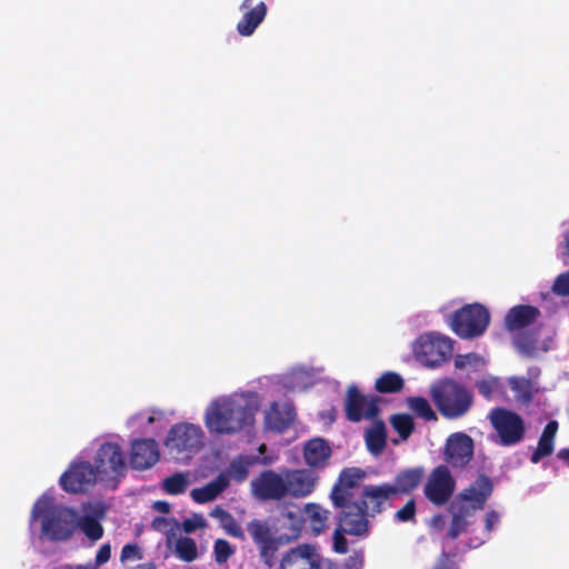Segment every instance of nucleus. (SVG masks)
Returning a JSON list of instances; mask_svg holds the SVG:
<instances>
[{
	"label": "nucleus",
	"mask_w": 569,
	"mask_h": 569,
	"mask_svg": "<svg viewBox=\"0 0 569 569\" xmlns=\"http://www.w3.org/2000/svg\"><path fill=\"white\" fill-rule=\"evenodd\" d=\"M260 402L259 395L251 390L219 395L207 403L203 425L211 435H238L253 426Z\"/></svg>",
	"instance_id": "1"
},
{
	"label": "nucleus",
	"mask_w": 569,
	"mask_h": 569,
	"mask_svg": "<svg viewBox=\"0 0 569 569\" xmlns=\"http://www.w3.org/2000/svg\"><path fill=\"white\" fill-rule=\"evenodd\" d=\"M77 529V511L57 503L49 492L41 495L32 506L29 518L31 535L50 541H66Z\"/></svg>",
	"instance_id": "2"
},
{
	"label": "nucleus",
	"mask_w": 569,
	"mask_h": 569,
	"mask_svg": "<svg viewBox=\"0 0 569 569\" xmlns=\"http://www.w3.org/2000/svg\"><path fill=\"white\" fill-rule=\"evenodd\" d=\"M491 493L492 482L485 476H480L469 487L462 489L448 508L451 519L448 525L447 536L455 539L467 532L475 521V513L483 509Z\"/></svg>",
	"instance_id": "3"
},
{
	"label": "nucleus",
	"mask_w": 569,
	"mask_h": 569,
	"mask_svg": "<svg viewBox=\"0 0 569 569\" xmlns=\"http://www.w3.org/2000/svg\"><path fill=\"white\" fill-rule=\"evenodd\" d=\"M539 316V310L532 306H516L511 308L506 317V328L515 335L513 340L517 349L527 356H535L540 351L549 349L550 340H540L538 331L531 326Z\"/></svg>",
	"instance_id": "4"
},
{
	"label": "nucleus",
	"mask_w": 569,
	"mask_h": 569,
	"mask_svg": "<svg viewBox=\"0 0 569 569\" xmlns=\"http://www.w3.org/2000/svg\"><path fill=\"white\" fill-rule=\"evenodd\" d=\"M206 433L198 423L181 421L168 430L163 446L174 459L189 461L204 446Z\"/></svg>",
	"instance_id": "5"
},
{
	"label": "nucleus",
	"mask_w": 569,
	"mask_h": 569,
	"mask_svg": "<svg viewBox=\"0 0 569 569\" xmlns=\"http://www.w3.org/2000/svg\"><path fill=\"white\" fill-rule=\"evenodd\" d=\"M411 351L420 365L435 369L451 358L453 341L441 332L428 331L419 335L411 342Z\"/></svg>",
	"instance_id": "6"
},
{
	"label": "nucleus",
	"mask_w": 569,
	"mask_h": 569,
	"mask_svg": "<svg viewBox=\"0 0 569 569\" xmlns=\"http://www.w3.org/2000/svg\"><path fill=\"white\" fill-rule=\"evenodd\" d=\"M322 372V368L299 365L292 367L283 375L262 377L259 379V385L271 393L302 391L315 385Z\"/></svg>",
	"instance_id": "7"
},
{
	"label": "nucleus",
	"mask_w": 569,
	"mask_h": 569,
	"mask_svg": "<svg viewBox=\"0 0 569 569\" xmlns=\"http://www.w3.org/2000/svg\"><path fill=\"white\" fill-rule=\"evenodd\" d=\"M423 477L422 468H412L400 472L393 485L383 483L365 489V505L368 510L380 511V507L396 493H408L418 487Z\"/></svg>",
	"instance_id": "8"
},
{
	"label": "nucleus",
	"mask_w": 569,
	"mask_h": 569,
	"mask_svg": "<svg viewBox=\"0 0 569 569\" xmlns=\"http://www.w3.org/2000/svg\"><path fill=\"white\" fill-rule=\"evenodd\" d=\"M431 396L439 411L447 418H458L465 415L472 402L470 392L451 380L433 385Z\"/></svg>",
	"instance_id": "9"
},
{
	"label": "nucleus",
	"mask_w": 569,
	"mask_h": 569,
	"mask_svg": "<svg viewBox=\"0 0 569 569\" xmlns=\"http://www.w3.org/2000/svg\"><path fill=\"white\" fill-rule=\"evenodd\" d=\"M93 461L99 481L112 487H116L127 469L123 450L113 441L103 442L98 448Z\"/></svg>",
	"instance_id": "10"
},
{
	"label": "nucleus",
	"mask_w": 569,
	"mask_h": 569,
	"mask_svg": "<svg viewBox=\"0 0 569 569\" xmlns=\"http://www.w3.org/2000/svg\"><path fill=\"white\" fill-rule=\"evenodd\" d=\"M489 321L488 310L480 303H471L455 312L450 326L460 338L472 339L483 335Z\"/></svg>",
	"instance_id": "11"
},
{
	"label": "nucleus",
	"mask_w": 569,
	"mask_h": 569,
	"mask_svg": "<svg viewBox=\"0 0 569 569\" xmlns=\"http://www.w3.org/2000/svg\"><path fill=\"white\" fill-rule=\"evenodd\" d=\"M279 569H333L330 560L323 558L316 546L302 543L286 551Z\"/></svg>",
	"instance_id": "12"
},
{
	"label": "nucleus",
	"mask_w": 569,
	"mask_h": 569,
	"mask_svg": "<svg viewBox=\"0 0 569 569\" xmlns=\"http://www.w3.org/2000/svg\"><path fill=\"white\" fill-rule=\"evenodd\" d=\"M283 469L264 470L250 482L251 495L259 501H279L287 498Z\"/></svg>",
	"instance_id": "13"
},
{
	"label": "nucleus",
	"mask_w": 569,
	"mask_h": 569,
	"mask_svg": "<svg viewBox=\"0 0 569 569\" xmlns=\"http://www.w3.org/2000/svg\"><path fill=\"white\" fill-rule=\"evenodd\" d=\"M456 489V481L448 467L438 466L428 476L423 487L426 498L436 506L446 505Z\"/></svg>",
	"instance_id": "14"
},
{
	"label": "nucleus",
	"mask_w": 569,
	"mask_h": 569,
	"mask_svg": "<svg viewBox=\"0 0 569 569\" xmlns=\"http://www.w3.org/2000/svg\"><path fill=\"white\" fill-rule=\"evenodd\" d=\"M96 481L99 477L93 466L81 460L73 461L60 477L61 487L69 492H81Z\"/></svg>",
	"instance_id": "15"
},
{
	"label": "nucleus",
	"mask_w": 569,
	"mask_h": 569,
	"mask_svg": "<svg viewBox=\"0 0 569 569\" xmlns=\"http://www.w3.org/2000/svg\"><path fill=\"white\" fill-rule=\"evenodd\" d=\"M490 419L502 445H513L522 438L525 427L518 415L498 409L491 412Z\"/></svg>",
	"instance_id": "16"
},
{
	"label": "nucleus",
	"mask_w": 569,
	"mask_h": 569,
	"mask_svg": "<svg viewBox=\"0 0 569 569\" xmlns=\"http://www.w3.org/2000/svg\"><path fill=\"white\" fill-rule=\"evenodd\" d=\"M287 497L300 499L311 495L318 483V477L311 470L283 469Z\"/></svg>",
	"instance_id": "17"
},
{
	"label": "nucleus",
	"mask_w": 569,
	"mask_h": 569,
	"mask_svg": "<svg viewBox=\"0 0 569 569\" xmlns=\"http://www.w3.org/2000/svg\"><path fill=\"white\" fill-rule=\"evenodd\" d=\"M473 456V440L463 432L450 435L446 441L445 460L455 468L465 467Z\"/></svg>",
	"instance_id": "18"
},
{
	"label": "nucleus",
	"mask_w": 569,
	"mask_h": 569,
	"mask_svg": "<svg viewBox=\"0 0 569 569\" xmlns=\"http://www.w3.org/2000/svg\"><path fill=\"white\" fill-rule=\"evenodd\" d=\"M160 458L158 442L153 439H136L130 446V463L133 469L146 470Z\"/></svg>",
	"instance_id": "19"
},
{
	"label": "nucleus",
	"mask_w": 569,
	"mask_h": 569,
	"mask_svg": "<svg viewBox=\"0 0 569 569\" xmlns=\"http://www.w3.org/2000/svg\"><path fill=\"white\" fill-rule=\"evenodd\" d=\"M347 416L352 421L373 418L378 411L373 399L362 396L355 386H350L346 398Z\"/></svg>",
	"instance_id": "20"
},
{
	"label": "nucleus",
	"mask_w": 569,
	"mask_h": 569,
	"mask_svg": "<svg viewBox=\"0 0 569 569\" xmlns=\"http://www.w3.org/2000/svg\"><path fill=\"white\" fill-rule=\"evenodd\" d=\"M362 503H365V498L362 499ZM340 507L343 508V515L340 520L341 530L353 536L365 535L368 530L365 513H375L376 511L368 510L366 505L361 508L359 506L350 505L349 501H347L345 506Z\"/></svg>",
	"instance_id": "21"
},
{
	"label": "nucleus",
	"mask_w": 569,
	"mask_h": 569,
	"mask_svg": "<svg viewBox=\"0 0 569 569\" xmlns=\"http://www.w3.org/2000/svg\"><path fill=\"white\" fill-rule=\"evenodd\" d=\"M253 0H243L240 10H247L237 23V31L242 37L253 34L256 29L264 20L268 8L263 1L252 7Z\"/></svg>",
	"instance_id": "22"
},
{
	"label": "nucleus",
	"mask_w": 569,
	"mask_h": 569,
	"mask_svg": "<svg viewBox=\"0 0 569 569\" xmlns=\"http://www.w3.org/2000/svg\"><path fill=\"white\" fill-rule=\"evenodd\" d=\"M295 419L293 407L289 402H272L264 411V422L268 429L283 431Z\"/></svg>",
	"instance_id": "23"
},
{
	"label": "nucleus",
	"mask_w": 569,
	"mask_h": 569,
	"mask_svg": "<svg viewBox=\"0 0 569 569\" xmlns=\"http://www.w3.org/2000/svg\"><path fill=\"white\" fill-rule=\"evenodd\" d=\"M363 478L362 470L358 468L345 469L339 477L338 483L331 492L335 506H345L351 498V489Z\"/></svg>",
	"instance_id": "24"
},
{
	"label": "nucleus",
	"mask_w": 569,
	"mask_h": 569,
	"mask_svg": "<svg viewBox=\"0 0 569 569\" xmlns=\"http://www.w3.org/2000/svg\"><path fill=\"white\" fill-rule=\"evenodd\" d=\"M303 460L312 469L325 468L331 457V448L321 438L307 441L302 449Z\"/></svg>",
	"instance_id": "25"
},
{
	"label": "nucleus",
	"mask_w": 569,
	"mask_h": 569,
	"mask_svg": "<svg viewBox=\"0 0 569 569\" xmlns=\"http://www.w3.org/2000/svg\"><path fill=\"white\" fill-rule=\"evenodd\" d=\"M228 486V476L220 473L206 486L192 489L190 496L197 503H207L214 500Z\"/></svg>",
	"instance_id": "26"
},
{
	"label": "nucleus",
	"mask_w": 569,
	"mask_h": 569,
	"mask_svg": "<svg viewBox=\"0 0 569 569\" xmlns=\"http://www.w3.org/2000/svg\"><path fill=\"white\" fill-rule=\"evenodd\" d=\"M530 378L526 377H511L508 380L510 389L515 392V397L519 401L528 402L532 395L538 391V385L533 380L539 376L538 370H530Z\"/></svg>",
	"instance_id": "27"
},
{
	"label": "nucleus",
	"mask_w": 569,
	"mask_h": 569,
	"mask_svg": "<svg viewBox=\"0 0 569 569\" xmlns=\"http://www.w3.org/2000/svg\"><path fill=\"white\" fill-rule=\"evenodd\" d=\"M303 518L315 535L327 530L329 511L317 503H307L303 508Z\"/></svg>",
	"instance_id": "28"
},
{
	"label": "nucleus",
	"mask_w": 569,
	"mask_h": 569,
	"mask_svg": "<svg viewBox=\"0 0 569 569\" xmlns=\"http://www.w3.org/2000/svg\"><path fill=\"white\" fill-rule=\"evenodd\" d=\"M558 431V422L552 420L545 427L543 432L539 439L538 447L531 456L533 463L539 462L543 457H547L553 451L555 437Z\"/></svg>",
	"instance_id": "29"
},
{
	"label": "nucleus",
	"mask_w": 569,
	"mask_h": 569,
	"mask_svg": "<svg viewBox=\"0 0 569 569\" xmlns=\"http://www.w3.org/2000/svg\"><path fill=\"white\" fill-rule=\"evenodd\" d=\"M167 546L182 561L191 562L198 558L197 543L189 537L183 536L168 539Z\"/></svg>",
	"instance_id": "30"
},
{
	"label": "nucleus",
	"mask_w": 569,
	"mask_h": 569,
	"mask_svg": "<svg viewBox=\"0 0 569 569\" xmlns=\"http://www.w3.org/2000/svg\"><path fill=\"white\" fill-rule=\"evenodd\" d=\"M256 462L254 457L250 456H239L234 458L227 470V472H222L228 476L229 481L234 480L237 482H242L247 479L249 475V468Z\"/></svg>",
	"instance_id": "31"
},
{
	"label": "nucleus",
	"mask_w": 569,
	"mask_h": 569,
	"mask_svg": "<svg viewBox=\"0 0 569 569\" xmlns=\"http://www.w3.org/2000/svg\"><path fill=\"white\" fill-rule=\"evenodd\" d=\"M366 442L371 453H381L386 445L385 425L377 422L370 429H368L366 432Z\"/></svg>",
	"instance_id": "32"
},
{
	"label": "nucleus",
	"mask_w": 569,
	"mask_h": 569,
	"mask_svg": "<svg viewBox=\"0 0 569 569\" xmlns=\"http://www.w3.org/2000/svg\"><path fill=\"white\" fill-rule=\"evenodd\" d=\"M77 528H80L86 537L92 541H97L103 536V528L99 520L90 515L79 516L77 513Z\"/></svg>",
	"instance_id": "33"
},
{
	"label": "nucleus",
	"mask_w": 569,
	"mask_h": 569,
	"mask_svg": "<svg viewBox=\"0 0 569 569\" xmlns=\"http://www.w3.org/2000/svg\"><path fill=\"white\" fill-rule=\"evenodd\" d=\"M191 483L190 475L188 472H176L172 476L163 479L162 489L169 495L183 493Z\"/></svg>",
	"instance_id": "34"
},
{
	"label": "nucleus",
	"mask_w": 569,
	"mask_h": 569,
	"mask_svg": "<svg viewBox=\"0 0 569 569\" xmlns=\"http://www.w3.org/2000/svg\"><path fill=\"white\" fill-rule=\"evenodd\" d=\"M213 518L219 520L221 527L232 537L241 538L243 536L241 527L236 522L233 517L226 510L217 507L211 513Z\"/></svg>",
	"instance_id": "35"
},
{
	"label": "nucleus",
	"mask_w": 569,
	"mask_h": 569,
	"mask_svg": "<svg viewBox=\"0 0 569 569\" xmlns=\"http://www.w3.org/2000/svg\"><path fill=\"white\" fill-rule=\"evenodd\" d=\"M486 359L477 353L458 355L455 358V367L459 370L477 371L486 366Z\"/></svg>",
	"instance_id": "36"
},
{
	"label": "nucleus",
	"mask_w": 569,
	"mask_h": 569,
	"mask_svg": "<svg viewBox=\"0 0 569 569\" xmlns=\"http://www.w3.org/2000/svg\"><path fill=\"white\" fill-rule=\"evenodd\" d=\"M152 529L166 535L167 540L173 539L180 531V522L172 517H156L151 522Z\"/></svg>",
	"instance_id": "37"
},
{
	"label": "nucleus",
	"mask_w": 569,
	"mask_h": 569,
	"mask_svg": "<svg viewBox=\"0 0 569 569\" xmlns=\"http://www.w3.org/2000/svg\"><path fill=\"white\" fill-rule=\"evenodd\" d=\"M408 408L413 411L418 417L425 420H435L436 412L431 408L427 399L421 397H409L407 399Z\"/></svg>",
	"instance_id": "38"
},
{
	"label": "nucleus",
	"mask_w": 569,
	"mask_h": 569,
	"mask_svg": "<svg viewBox=\"0 0 569 569\" xmlns=\"http://www.w3.org/2000/svg\"><path fill=\"white\" fill-rule=\"evenodd\" d=\"M402 378L396 372H386L376 381V389L379 392H395L401 389Z\"/></svg>",
	"instance_id": "39"
},
{
	"label": "nucleus",
	"mask_w": 569,
	"mask_h": 569,
	"mask_svg": "<svg viewBox=\"0 0 569 569\" xmlns=\"http://www.w3.org/2000/svg\"><path fill=\"white\" fill-rule=\"evenodd\" d=\"M247 530L258 546L270 543V540L273 539L268 526L259 520L250 521L247 526Z\"/></svg>",
	"instance_id": "40"
},
{
	"label": "nucleus",
	"mask_w": 569,
	"mask_h": 569,
	"mask_svg": "<svg viewBox=\"0 0 569 569\" xmlns=\"http://www.w3.org/2000/svg\"><path fill=\"white\" fill-rule=\"evenodd\" d=\"M390 422L402 440H406L413 430V421L409 415H395Z\"/></svg>",
	"instance_id": "41"
},
{
	"label": "nucleus",
	"mask_w": 569,
	"mask_h": 569,
	"mask_svg": "<svg viewBox=\"0 0 569 569\" xmlns=\"http://www.w3.org/2000/svg\"><path fill=\"white\" fill-rule=\"evenodd\" d=\"M170 418L171 415H169L166 410L151 408L150 416H148V421L151 423L150 433H157L161 431Z\"/></svg>",
	"instance_id": "42"
},
{
	"label": "nucleus",
	"mask_w": 569,
	"mask_h": 569,
	"mask_svg": "<svg viewBox=\"0 0 569 569\" xmlns=\"http://www.w3.org/2000/svg\"><path fill=\"white\" fill-rule=\"evenodd\" d=\"M207 527V521L204 517L200 513H193L190 517L186 518L180 523V530L186 533H192L197 530L204 529Z\"/></svg>",
	"instance_id": "43"
},
{
	"label": "nucleus",
	"mask_w": 569,
	"mask_h": 569,
	"mask_svg": "<svg viewBox=\"0 0 569 569\" xmlns=\"http://www.w3.org/2000/svg\"><path fill=\"white\" fill-rule=\"evenodd\" d=\"M150 409L138 412L128 420V425L138 431L150 433L151 423L148 421Z\"/></svg>",
	"instance_id": "44"
},
{
	"label": "nucleus",
	"mask_w": 569,
	"mask_h": 569,
	"mask_svg": "<svg viewBox=\"0 0 569 569\" xmlns=\"http://www.w3.org/2000/svg\"><path fill=\"white\" fill-rule=\"evenodd\" d=\"M478 388L486 398H492L499 393L500 382L495 377H487L478 382Z\"/></svg>",
	"instance_id": "45"
},
{
	"label": "nucleus",
	"mask_w": 569,
	"mask_h": 569,
	"mask_svg": "<svg viewBox=\"0 0 569 569\" xmlns=\"http://www.w3.org/2000/svg\"><path fill=\"white\" fill-rule=\"evenodd\" d=\"M213 552L216 561L218 563H223L233 553V549L227 540L218 539L214 542Z\"/></svg>",
	"instance_id": "46"
},
{
	"label": "nucleus",
	"mask_w": 569,
	"mask_h": 569,
	"mask_svg": "<svg viewBox=\"0 0 569 569\" xmlns=\"http://www.w3.org/2000/svg\"><path fill=\"white\" fill-rule=\"evenodd\" d=\"M259 547L260 550V557L263 560V562L271 567L273 565L274 560V552L277 550V545L274 539L270 540V543H262Z\"/></svg>",
	"instance_id": "47"
},
{
	"label": "nucleus",
	"mask_w": 569,
	"mask_h": 569,
	"mask_svg": "<svg viewBox=\"0 0 569 569\" xmlns=\"http://www.w3.org/2000/svg\"><path fill=\"white\" fill-rule=\"evenodd\" d=\"M552 291L558 296H569V271L557 277Z\"/></svg>",
	"instance_id": "48"
},
{
	"label": "nucleus",
	"mask_w": 569,
	"mask_h": 569,
	"mask_svg": "<svg viewBox=\"0 0 569 569\" xmlns=\"http://www.w3.org/2000/svg\"><path fill=\"white\" fill-rule=\"evenodd\" d=\"M141 559V552L137 545H126L122 548L120 560L122 562L126 561H137Z\"/></svg>",
	"instance_id": "49"
},
{
	"label": "nucleus",
	"mask_w": 569,
	"mask_h": 569,
	"mask_svg": "<svg viewBox=\"0 0 569 569\" xmlns=\"http://www.w3.org/2000/svg\"><path fill=\"white\" fill-rule=\"evenodd\" d=\"M110 557L111 546L109 543H104L99 548L96 555L94 563H87L86 566L96 567V569H98L100 566L106 563L110 559Z\"/></svg>",
	"instance_id": "50"
},
{
	"label": "nucleus",
	"mask_w": 569,
	"mask_h": 569,
	"mask_svg": "<svg viewBox=\"0 0 569 569\" xmlns=\"http://www.w3.org/2000/svg\"><path fill=\"white\" fill-rule=\"evenodd\" d=\"M416 512V506L413 500L408 501L400 510L396 513V519L399 521H408L413 519Z\"/></svg>",
	"instance_id": "51"
},
{
	"label": "nucleus",
	"mask_w": 569,
	"mask_h": 569,
	"mask_svg": "<svg viewBox=\"0 0 569 569\" xmlns=\"http://www.w3.org/2000/svg\"><path fill=\"white\" fill-rule=\"evenodd\" d=\"M500 522V513L496 510H490L485 517V529L487 531L486 538L489 537V532L492 531Z\"/></svg>",
	"instance_id": "52"
},
{
	"label": "nucleus",
	"mask_w": 569,
	"mask_h": 569,
	"mask_svg": "<svg viewBox=\"0 0 569 569\" xmlns=\"http://www.w3.org/2000/svg\"><path fill=\"white\" fill-rule=\"evenodd\" d=\"M333 549L338 553H346L348 550L347 540L341 528L336 529L333 533Z\"/></svg>",
	"instance_id": "53"
},
{
	"label": "nucleus",
	"mask_w": 569,
	"mask_h": 569,
	"mask_svg": "<svg viewBox=\"0 0 569 569\" xmlns=\"http://www.w3.org/2000/svg\"><path fill=\"white\" fill-rule=\"evenodd\" d=\"M362 566L363 555L361 552H356L345 561L343 569H362Z\"/></svg>",
	"instance_id": "54"
},
{
	"label": "nucleus",
	"mask_w": 569,
	"mask_h": 569,
	"mask_svg": "<svg viewBox=\"0 0 569 569\" xmlns=\"http://www.w3.org/2000/svg\"><path fill=\"white\" fill-rule=\"evenodd\" d=\"M446 525L447 517L445 515H436L429 521L430 528L438 531L443 530L446 528Z\"/></svg>",
	"instance_id": "55"
},
{
	"label": "nucleus",
	"mask_w": 569,
	"mask_h": 569,
	"mask_svg": "<svg viewBox=\"0 0 569 569\" xmlns=\"http://www.w3.org/2000/svg\"><path fill=\"white\" fill-rule=\"evenodd\" d=\"M433 569H456V567L451 559H449L447 556H442Z\"/></svg>",
	"instance_id": "56"
},
{
	"label": "nucleus",
	"mask_w": 569,
	"mask_h": 569,
	"mask_svg": "<svg viewBox=\"0 0 569 569\" xmlns=\"http://www.w3.org/2000/svg\"><path fill=\"white\" fill-rule=\"evenodd\" d=\"M152 508L161 513H168L170 511V503L163 500L154 501Z\"/></svg>",
	"instance_id": "57"
},
{
	"label": "nucleus",
	"mask_w": 569,
	"mask_h": 569,
	"mask_svg": "<svg viewBox=\"0 0 569 569\" xmlns=\"http://www.w3.org/2000/svg\"><path fill=\"white\" fill-rule=\"evenodd\" d=\"M558 458L569 465V449H562L558 452Z\"/></svg>",
	"instance_id": "58"
},
{
	"label": "nucleus",
	"mask_w": 569,
	"mask_h": 569,
	"mask_svg": "<svg viewBox=\"0 0 569 569\" xmlns=\"http://www.w3.org/2000/svg\"><path fill=\"white\" fill-rule=\"evenodd\" d=\"M62 569H96V567L76 565V566H67V567H63Z\"/></svg>",
	"instance_id": "59"
},
{
	"label": "nucleus",
	"mask_w": 569,
	"mask_h": 569,
	"mask_svg": "<svg viewBox=\"0 0 569 569\" xmlns=\"http://www.w3.org/2000/svg\"><path fill=\"white\" fill-rule=\"evenodd\" d=\"M565 246H566V249H569V230L567 231L566 237H565Z\"/></svg>",
	"instance_id": "60"
},
{
	"label": "nucleus",
	"mask_w": 569,
	"mask_h": 569,
	"mask_svg": "<svg viewBox=\"0 0 569 569\" xmlns=\"http://www.w3.org/2000/svg\"><path fill=\"white\" fill-rule=\"evenodd\" d=\"M261 462H262L263 465H270V463H272V460H271V459H268V458H264Z\"/></svg>",
	"instance_id": "61"
},
{
	"label": "nucleus",
	"mask_w": 569,
	"mask_h": 569,
	"mask_svg": "<svg viewBox=\"0 0 569 569\" xmlns=\"http://www.w3.org/2000/svg\"><path fill=\"white\" fill-rule=\"evenodd\" d=\"M264 449H266L264 445H261L260 448H259L260 452H262Z\"/></svg>",
	"instance_id": "62"
}]
</instances>
